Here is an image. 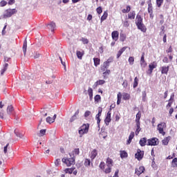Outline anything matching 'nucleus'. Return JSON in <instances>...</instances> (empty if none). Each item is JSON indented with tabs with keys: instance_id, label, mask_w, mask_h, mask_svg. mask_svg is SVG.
<instances>
[{
	"instance_id": "ea45409f",
	"label": "nucleus",
	"mask_w": 177,
	"mask_h": 177,
	"mask_svg": "<svg viewBox=\"0 0 177 177\" xmlns=\"http://www.w3.org/2000/svg\"><path fill=\"white\" fill-rule=\"evenodd\" d=\"M74 169H75V168H68V169H65L64 172L65 174H73V172H74Z\"/></svg>"
},
{
	"instance_id": "7ed1b4c3",
	"label": "nucleus",
	"mask_w": 177,
	"mask_h": 177,
	"mask_svg": "<svg viewBox=\"0 0 177 177\" xmlns=\"http://www.w3.org/2000/svg\"><path fill=\"white\" fill-rule=\"evenodd\" d=\"M89 132V124H84L79 129V135L80 138H82L85 133Z\"/></svg>"
},
{
	"instance_id": "603ef678",
	"label": "nucleus",
	"mask_w": 177,
	"mask_h": 177,
	"mask_svg": "<svg viewBox=\"0 0 177 177\" xmlns=\"http://www.w3.org/2000/svg\"><path fill=\"white\" fill-rule=\"evenodd\" d=\"M101 99H102V97H100V95H96L94 97L95 102H99Z\"/></svg>"
},
{
	"instance_id": "f257e3e1",
	"label": "nucleus",
	"mask_w": 177,
	"mask_h": 177,
	"mask_svg": "<svg viewBox=\"0 0 177 177\" xmlns=\"http://www.w3.org/2000/svg\"><path fill=\"white\" fill-rule=\"evenodd\" d=\"M114 165V161L110 157H108L106 160V163L104 162H101L99 165V168L103 171L104 174H111V169H113V166Z\"/></svg>"
},
{
	"instance_id": "cd10ccee",
	"label": "nucleus",
	"mask_w": 177,
	"mask_h": 177,
	"mask_svg": "<svg viewBox=\"0 0 177 177\" xmlns=\"http://www.w3.org/2000/svg\"><path fill=\"white\" fill-rule=\"evenodd\" d=\"M122 96L123 100H129V99H131V95L127 93H123Z\"/></svg>"
},
{
	"instance_id": "ddd939ff",
	"label": "nucleus",
	"mask_w": 177,
	"mask_h": 177,
	"mask_svg": "<svg viewBox=\"0 0 177 177\" xmlns=\"http://www.w3.org/2000/svg\"><path fill=\"white\" fill-rule=\"evenodd\" d=\"M140 66L142 67V68H145L146 66H147V62L145 60V53H142L141 59L140 61Z\"/></svg>"
},
{
	"instance_id": "0e129e2a",
	"label": "nucleus",
	"mask_w": 177,
	"mask_h": 177,
	"mask_svg": "<svg viewBox=\"0 0 177 177\" xmlns=\"http://www.w3.org/2000/svg\"><path fill=\"white\" fill-rule=\"evenodd\" d=\"M120 118H121V117H120V114H117V115H115V121H116V122L120 121Z\"/></svg>"
},
{
	"instance_id": "680f3d73",
	"label": "nucleus",
	"mask_w": 177,
	"mask_h": 177,
	"mask_svg": "<svg viewBox=\"0 0 177 177\" xmlns=\"http://www.w3.org/2000/svg\"><path fill=\"white\" fill-rule=\"evenodd\" d=\"M55 164L56 167H57L58 165H60V159H57L55 162Z\"/></svg>"
},
{
	"instance_id": "0eeeda50",
	"label": "nucleus",
	"mask_w": 177,
	"mask_h": 177,
	"mask_svg": "<svg viewBox=\"0 0 177 177\" xmlns=\"http://www.w3.org/2000/svg\"><path fill=\"white\" fill-rule=\"evenodd\" d=\"M62 161L65 162L67 167H71V165L75 164V159L74 158H63Z\"/></svg>"
},
{
	"instance_id": "a878e982",
	"label": "nucleus",
	"mask_w": 177,
	"mask_h": 177,
	"mask_svg": "<svg viewBox=\"0 0 177 177\" xmlns=\"http://www.w3.org/2000/svg\"><path fill=\"white\" fill-rule=\"evenodd\" d=\"M169 140H171V136L166 137L162 140V143L164 146H167L168 143H169Z\"/></svg>"
},
{
	"instance_id": "338daca9",
	"label": "nucleus",
	"mask_w": 177,
	"mask_h": 177,
	"mask_svg": "<svg viewBox=\"0 0 177 177\" xmlns=\"http://www.w3.org/2000/svg\"><path fill=\"white\" fill-rule=\"evenodd\" d=\"M163 63H168V57H165L162 59Z\"/></svg>"
},
{
	"instance_id": "1a4fd4ad",
	"label": "nucleus",
	"mask_w": 177,
	"mask_h": 177,
	"mask_svg": "<svg viewBox=\"0 0 177 177\" xmlns=\"http://www.w3.org/2000/svg\"><path fill=\"white\" fill-rule=\"evenodd\" d=\"M145 171V167L140 166L138 169L136 168L135 174L138 175V176H140V175H142V174H143Z\"/></svg>"
},
{
	"instance_id": "4be33fe9",
	"label": "nucleus",
	"mask_w": 177,
	"mask_h": 177,
	"mask_svg": "<svg viewBox=\"0 0 177 177\" xmlns=\"http://www.w3.org/2000/svg\"><path fill=\"white\" fill-rule=\"evenodd\" d=\"M148 3V13H153V4L151 3V0L147 1Z\"/></svg>"
},
{
	"instance_id": "f03ea898",
	"label": "nucleus",
	"mask_w": 177,
	"mask_h": 177,
	"mask_svg": "<svg viewBox=\"0 0 177 177\" xmlns=\"http://www.w3.org/2000/svg\"><path fill=\"white\" fill-rule=\"evenodd\" d=\"M136 26L138 30H140L142 32H146L147 31V28L145 24H143V18L142 15L138 14L136 17Z\"/></svg>"
},
{
	"instance_id": "774afa93",
	"label": "nucleus",
	"mask_w": 177,
	"mask_h": 177,
	"mask_svg": "<svg viewBox=\"0 0 177 177\" xmlns=\"http://www.w3.org/2000/svg\"><path fill=\"white\" fill-rule=\"evenodd\" d=\"M163 42L164 44L167 42V34H165L163 36Z\"/></svg>"
},
{
	"instance_id": "c03bdc74",
	"label": "nucleus",
	"mask_w": 177,
	"mask_h": 177,
	"mask_svg": "<svg viewBox=\"0 0 177 177\" xmlns=\"http://www.w3.org/2000/svg\"><path fill=\"white\" fill-rule=\"evenodd\" d=\"M162 3H164V0H156V5L158 8H161Z\"/></svg>"
},
{
	"instance_id": "09e8293b",
	"label": "nucleus",
	"mask_w": 177,
	"mask_h": 177,
	"mask_svg": "<svg viewBox=\"0 0 177 177\" xmlns=\"http://www.w3.org/2000/svg\"><path fill=\"white\" fill-rule=\"evenodd\" d=\"M111 71L110 70H105L104 72L103 73V77L104 78H106V75H109Z\"/></svg>"
},
{
	"instance_id": "37998d69",
	"label": "nucleus",
	"mask_w": 177,
	"mask_h": 177,
	"mask_svg": "<svg viewBox=\"0 0 177 177\" xmlns=\"http://www.w3.org/2000/svg\"><path fill=\"white\" fill-rule=\"evenodd\" d=\"M12 111H13V106L12 105L8 106L7 108L8 114H12Z\"/></svg>"
},
{
	"instance_id": "423d86ee",
	"label": "nucleus",
	"mask_w": 177,
	"mask_h": 177,
	"mask_svg": "<svg viewBox=\"0 0 177 177\" xmlns=\"http://www.w3.org/2000/svg\"><path fill=\"white\" fill-rule=\"evenodd\" d=\"M160 140L157 138H152L147 140V146H158Z\"/></svg>"
},
{
	"instance_id": "72a5a7b5",
	"label": "nucleus",
	"mask_w": 177,
	"mask_h": 177,
	"mask_svg": "<svg viewBox=\"0 0 177 177\" xmlns=\"http://www.w3.org/2000/svg\"><path fill=\"white\" fill-rule=\"evenodd\" d=\"M88 93L90 100H92V99L93 98V90L92 89V88H88Z\"/></svg>"
},
{
	"instance_id": "c9c22d12",
	"label": "nucleus",
	"mask_w": 177,
	"mask_h": 177,
	"mask_svg": "<svg viewBox=\"0 0 177 177\" xmlns=\"http://www.w3.org/2000/svg\"><path fill=\"white\" fill-rule=\"evenodd\" d=\"M121 99H122V93H121V92H119V93H118L117 104H120V103H121Z\"/></svg>"
},
{
	"instance_id": "c85d7f7f",
	"label": "nucleus",
	"mask_w": 177,
	"mask_h": 177,
	"mask_svg": "<svg viewBox=\"0 0 177 177\" xmlns=\"http://www.w3.org/2000/svg\"><path fill=\"white\" fill-rule=\"evenodd\" d=\"M22 49H23L24 55V56H26V53H27V40H24Z\"/></svg>"
},
{
	"instance_id": "5fc2aeb1",
	"label": "nucleus",
	"mask_w": 177,
	"mask_h": 177,
	"mask_svg": "<svg viewBox=\"0 0 177 177\" xmlns=\"http://www.w3.org/2000/svg\"><path fill=\"white\" fill-rule=\"evenodd\" d=\"M73 154L75 156H78V154H80V149L78 148L75 149L73 151Z\"/></svg>"
},
{
	"instance_id": "473e14b6",
	"label": "nucleus",
	"mask_w": 177,
	"mask_h": 177,
	"mask_svg": "<svg viewBox=\"0 0 177 177\" xmlns=\"http://www.w3.org/2000/svg\"><path fill=\"white\" fill-rule=\"evenodd\" d=\"M120 158H127L128 157V153L125 151H120Z\"/></svg>"
},
{
	"instance_id": "a18cd8bd",
	"label": "nucleus",
	"mask_w": 177,
	"mask_h": 177,
	"mask_svg": "<svg viewBox=\"0 0 177 177\" xmlns=\"http://www.w3.org/2000/svg\"><path fill=\"white\" fill-rule=\"evenodd\" d=\"M135 62V57H129V63L131 66L133 65V63Z\"/></svg>"
},
{
	"instance_id": "b1692460",
	"label": "nucleus",
	"mask_w": 177,
	"mask_h": 177,
	"mask_svg": "<svg viewBox=\"0 0 177 177\" xmlns=\"http://www.w3.org/2000/svg\"><path fill=\"white\" fill-rule=\"evenodd\" d=\"M133 138H135V132L132 131L129 136V140H127V145H131Z\"/></svg>"
},
{
	"instance_id": "f704fd0d",
	"label": "nucleus",
	"mask_w": 177,
	"mask_h": 177,
	"mask_svg": "<svg viewBox=\"0 0 177 177\" xmlns=\"http://www.w3.org/2000/svg\"><path fill=\"white\" fill-rule=\"evenodd\" d=\"M138 84H139V79L138 78V77H136L134 78V82H133V88H137Z\"/></svg>"
},
{
	"instance_id": "20e7f679",
	"label": "nucleus",
	"mask_w": 177,
	"mask_h": 177,
	"mask_svg": "<svg viewBox=\"0 0 177 177\" xmlns=\"http://www.w3.org/2000/svg\"><path fill=\"white\" fill-rule=\"evenodd\" d=\"M157 129L160 135L165 136V129H167V123L165 122H162L159 123L157 126Z\"/></svg>"
},
{
	"instance_id": "864d4df0",
	"label": "nucleus",
	"mask_w": 177,
	"mask_h": 177,
	"mask_svg": "<svg viewBox=\"0 0 177 177\" xmlns=\"http://www.w3.org/2000/svg\"><path fill=\"white\" fill-rule=\"evenodd\" d=\"M96 12L98 15H101V13L103 12V10L102 9V8L100 6V7H97V9H96Z\"/></svg>"
},
{
	"instance_id": "bb28decb",
	"label": "nucleus",
	"mask_w": 177,
	"mask_h": 177,
	"mask_svg": "<svg viewBox=\"0 0 177 177\" xmlns=\"http://www.w3.org/2000/svg\"><path fill=\"white\" fill-rule=\"evenodd\" d=\"M109 66H110V64H109V62H104L103 64V66L101 68V70L102 71H106V70L109 68Z\"/></svg>"
},
{
	"instance_id": "69168bd1",
	"label": "nucleus",
	"mask_w": 177,
	"mask_h": 177,
	"mask_svg": "<svg viewBox=\"0 0 177 177\" xmlns=\"http://www.w3.org/2000/svg\"><path fill=\"white\" fill-rule=\"evenodd\" d=\"M166 52L167 53H172V46H169V48L166 50Z\"/></svg>"
},
{
	"instance_id": "a211bd4d",
	"label": "nucleus",
	"mask_w": 177,
	"mask_h": 177,
	"mask_svg": "<svg viewBox=\"0 0 177 177\" xmlns=\"http://www.w3.org/2000/svg\"><path fill=\"white\" fill-rule=\"evenodd\" d=\"M160 71L161 74H165L167 75V74H168V71H169V66H163L160 67Z\"/></svg>"
},
{
	"instance_id": "6ab92c4d",
	"label": "nucleus",
	"mask_w": 177,
	"mask_h": 177,
	"mask_svg": "<svg viewBox=\"0 0 177 177\" xmlns=\"http://www.w3.org/2000/svg\"><path fill=\"white\" fill-rule=\"evenodd\" d=\"M135 17H136V12H135L134 10L131 11L128 14V19L129 20H135Z\"/></svg>"
},
{
	"instance_id": "dca6fc26",
	"label": "nucleus",
	"mask_w": 177,
	"mask_h": 177,
	"mask_svg": "<svg viewBox=\"0 0 177 177\" xmlns=\"http://www.w3.org/2000/svg\"><path fill=\"white\" fill-rule=\"evenodd\" d=\"M106 84V81L103 80H97V82H95L93 86V89H96V88H97V86H99V85H103Z\"/></svg>"
},
{
	"instance_id": "aec40b11",
	"label": "nucleus",
	"mask_w": 177,
	"mask_h": 177,
	"mask_svg": "<svg viewBox=\"0 0 177 177\" xmlns=\"http://www.w3.org/2000/svg\"><path fill=\"white\" fill-rule=\"evenodd\" d=\"M97 156V151L96 149H93V151H91V152L90 153V158L93 160L94 159L96 158V157Z\"/></svg>"
},
{
	"instance_id": "393cba45",
	"label": "nucleus",
	"mask_w": 177,
	"mask_h": 177,
	"mask_svg": "<svg viewBox=\"0 0 177 177\" xmlns=\"http://www.w3.org/2000/svg\"><path fill=\"white\" fill-rule=\"evenodd\" d=\"M76 55L77 56V57L80 59L82 60V56H84V55H85V51L82 50V51H76Z\"/></svg>"
},
{
	"instance_id": "e433bc0d",
	"label": "nucleus",
	"mask_w": 177,
	"mask_h": 177,
	"mask_svg": "<svg viewBox=\"0 0 177 177\" xmlns=\"http://www.w3.org/2000/svg\"><path fill=\"white\" fill-rule=\"evenodd\" d=\"M93 62H94V66L95 67H97L100 64V59L99 58H93Z\"/></svg>"
},
{
	"instance_id": "bf43d9fd",
	"label": "nucleus",
	"mask_w": 177,
	"mask_h": 177,
	"mask_svg": "<svg viewBox=\"0 0 177 177\" xmlns=\"http://www.w3.org/2000/svg\"><path fill=\"white\" fill-rule=\"evenodd\" d=\"M75 120H77V116H75V115H73L71 117V120H70V122H73L75 121Z\"/></svg>"
},
{
	"instance_id": "13d9d810",
	"label": "nucleus",
	"mask_w": 177,
	"mask_h": 177,
	"mask_svg": "<svg viewBox=\"0 0 177 177\" xmlns=\"http://www.w3.org/2000/svg\"><path fill=\"white\" fill-rule=\"evenodd\" d=\"M91 115V111H86L84 113V117L87 118Z\"/></svg>"
},
{
	"instance_id": "7c9ffc66",
	"label": "nucleus",
	"mask_w": 177,
	"mask_h": 177,
	"mask_svg": "<svg viewBox=\"0 0 177 177\" xmlns=\"http://www.w3.org/2000/svg\"><path fill=\"white\" fill-rule=\"evenodd\" d=\"M108 16H109V13H107V11L104 12L103 15L101 17V19H100L101 23H103V21H104V20L107 19Z\"/></svg>"
},
{
	"instance_id": "58836bf2",
	"label": "nucleus",
	"mask_w": 177,
	"mask_h": 177,
	"mask_svg": "<svg viewBox=\"0 0 177 177\" xmlns=\"http://www.w3.org/2000/svg\"><path fill=\"white\" fill-rule=\"evenodd\" d=\"M171 166L173 168H177V158H174L171 162Z\"/></svg>"
},
{
	"instance_id": "5701e85b",
	"label": "nucleus",
	"mask_w": 177,
	"mask_h": 177,
	"mask_svg": "<svg viewBox=\"0 0 177 177\" xmlns=\"http://www.w3.org/2000/svg\"><path fill=\"white\" fill-rule=\"evenodd\" d=\"M47 26H48L49 30L51 31H55V28H56V24L55 22L51 21Z\"/></svg>"
},
{
	"instance_id": "052dcab7",
	"label": "nucleus",
	"mask_w": 177,
	"mask_h": 177,
	"mask_svg": "<svg viewBox=\"0 0 177 177\" xmlns=\"http://www.w3.org/2000/svg\"><path fill=\"white\" fill-rule=\"evenodd\" d=\"M174 113V108H170L169 111V114L170 117H172V113Z\"/></svg>"
},
{
	"instance_id": "3c124183",
	"label": "nucleus",
	"mask_w": 177,
	"mask_h": 177,
	"mask_svg": "<svg viewBox=\"0 0 177 177\" xmlns=\"http://www.w3.org/2000/svg\"><path fill=\"white\" fill-rule=\"evenodd\" d=\"M147 97V94L146 91L142 92V102H146V97Z\"/></svg>"
},
{
	"instance_id": "39448f33",
	"label": "nucleus",
	"mask_w": 177,
	"mask_h": 177,
	"mask_svg": "<svg viewBox=\"0 0 177 177\" xmlns=\"http://www.w3.org/2000/svg\"><path fill=\"white\" fill-rule=\"evenodd\" d=\"M17 13V10H16V8H13V9H7L5 10V13L3 14V17L4 19H6L8 17H12V16H13V15Z\"/></svg>"
},
{
	"instance_id": "4d7b16f0",
	"label": "nucleus",
	"mask_w": 177,
	"mask_h": 177,
	"mask_svg": "<svg viewBox=\"0 0 177 177\" xmlns=\"http://www.w3.org/2000/svg\"><path fill=\"white\" fill-rule=\"evenodd\" d=\"M124 27H128L129 26V21H124L123 22Z\"/></svg>"
},
{
	"instance_id": "4c0bfd02",
	"label": "nucleus",
	"mask_w": 177,
	"mask_h": 177,
	"mask_svg": "<svg viewBox=\"0 0 177 177\" xmlns=\"http://www.w3.org/2000/svg\"><path fill=\"white\" fill-rule=\"evenodd\" d=\"M120 39L121 42H124L127 39V35L125 33H120Z\"/></svg>"
},
{
	"instance_id": "49530a36",
	"label": "nucleus",
	"mask_w": 177,
	"mask_h": 177,
	"mask_svg": "<svg viewBox=\"0 0 177 177\" xmlns=\"http://www.w3.org/2000/svg\"><path fill=\"white\" fill-rule=\"evenodd\" d=\"M84 165L85 167H90L91 166V160L86 158L84 160Z\"/></svg>"
},
{
	"instance_id": "a19ab883",
	"label": "nucleus",
	"mask_w": 177,
	"mask_h": 177,
	"mask_svg": "<svg viewBox=\"0 0 177 177\" xmlns=\"http://www.w3.org/2000/svg\"><path fill=\"white\" fill-rule=\"evenodd\" d=\"M46 122L48 124H52L53 122H55V119L50 118V116L47 117L46 119Z\"/></svg>"
},
{
	"instance_id": "de8ad7c7",
	"label": "nucleus",
	"mask_w": 177,
	"mask_h": 177,
	"mask_svg": "<svg viewBox=\"0 0 177 177\" xmlns=\"http://www.w3.org/2000/svg\"><path fill=\"white\" fill-rule=\"evenodd\" d=\"M6 5H8V2L5 0H1L0 1V6L1 8H3V6H6Z\"/></svg>"
},
{
	"instance_id": "2eb2a0df",
	"label": "nucleus",
	"mask_w": 177,
	"mask_h": 177,
	"mask_svg": "<svg viewBox=\"0 0 177 177\" xmlns=\"http://www.w3.org/2000/svg\"><path fill=\"white\" fill-rule=\"evenodd\" d=\"M157 68V62H153L152 63H151L149 65V74H152L153 73V70H154V68Z\"/></svg>"
},
{
	"instance_id": "79ce46f5",
	"label": "nucleus",
	"mask_w": 177,
	"mask_h": 177,
	"mask_svg": "<svg viewBox=\"0 0 177 177\" xmlns=\"http://www.w3.org/2000/svg\"><path fill=\"white\" fill-rule=\"evenodd\" d=\"M122 12V13H129V12H131V6H127L126 9H123Z\"/></svg>"
},
{
	"instance_id": "412c9836",
	"label": "nucleus",
	"mask_w": 177,
	"mask_h": 177,
	"mask_svg": "<svg viewBox=\"0 0 177 177\" xmlns=\"http://www.w3.org/2000/svg\"><path fill=\"white\" fill-rule=\"evenodd\" d=\"M140 145L142 147H144V146H145L146 145H147V138H142L139 141Z\"/></svg>"
},
{
	"instance_id": "c756f323",
	"label": "nucleus",
	"mask_w": 177,
	"mask_h": 177,
	"mask_svg": "<svg viewBox=\"0 0 177 177\" xmlns=\"http://www.w3.org/2000/svg\"><path fill=\"white\" fill-rule=\"evenodd\" d=\"M8 67H9V64L6 63L3 65V69L1 70V75H3V74H5V72L8 70Z\"/></svg>"
},
{
	"instance_id": "4468645a",
	"label": "nucleus",
	"mask_w": 177,
	"mask_h": 177,
	"mask_svg": "<svg viewBox=\"0 0 177 177\" xmlns=\"http://www.w3.org/2000/svg\"><path fill=\"white\" fill-rule=\"evenodd\" d=\"M111 122V112L109 111L105 118L104 122L106 125H109V124H110Z\"/></svg>"
},
{
	"instance_id": "6e6d98bb",
	"label": "nucleus",
	"mask_w": 177,
	"mask_h": 177,
	"mask_svg": "<svg viewBox=\"0 0 177 177\" xmlns=\"http://www.w3.org/2000/svg\"><path fill=\"white\" fill-rule=\"evenodd\" d=\"M46 133V129H41L40 130V136H44Z\"/></svg>"
},
{
	"instance_id": "f3484780",
	"label": "nucleus",
	"mask_w": 177,
	"mask_h": 177,
	"mask_svg": "<svg viewBox=\"0 0 177 177\" xmlns=\"http://www.w3.org/2000/svg\"><path fill=\"white\" fill-rule=\"evenodd\" d=\"M127 49H128L127 46H124V47L120 48L117 53V55H116L117 59H120V57H121V55H122L124 53V50H127Z\"/></svg>"
},
{
	"instance_id": "6e6552de",
	"label": "nucleus",
	"mask_w": 177,
	"mask_h": 177,
	"mask_svg": "<svg viewBox=\"0 0 177 177\" xmlns=\"http://www.w3.org/2000/svg\"><path fill=\"white\" fill-rule=\"evenodd\" d=\"M145 156V151H142L140 149L137 150V153L135 154L136 158L138 160L140 161Z\"/></svg>"
},
{
	"instance_id": "e2e57ef3",
	"label": "nucleus",
	"mask_w": 177,
	"mask_h": 177,
	"mask_svg": "<svg viewBox=\"0 0 177 177\" xmlns=\"http://www.w3.org/2000/svg\"><path fill=\"white\" fill-rule=\"evenodd\" d=\"M15 2H16L15 0H9L8 3V5H13L15 3Z\"/></svg>"
},
{
	"instance_id": "9d476101",
	"label": "nucleus",
	"mask_w": 177,
	"mask_h": 177,
	"mask_svg": "<svg viewBox=\"0 0 177 177\" xmlns=\"http://www.w3.org/2000/svg\"><path fill=\"white\" fill-rule=\"evenodd\" d=\"M111 37L113 41H118V38H120V32L118 30H114L111 32Z\"/></svg>"
},
{
	"instance_id": "9b49d317",
	"label": "nucleus",
	"mask_w": 177,
	"mask_h": 177,
	"mask_svg": "<svg viewBox=\"0 0 177 177\" xmlns=\"http://www.w3.org/2000/svg\"><path fill=\"white\" fill-rule=\"evenodd\" d=\"M103 109L102 107H98V113L95 115V120H97V123L100 124V117L102 116V112Z\"/></svg>"
},
{
	"instance_id": "f8f14e48",
	"label": "nucleus",
	"mask_w": 177,
	"mask_h": 177,
	"mask_svg": "<svg viewBox=\"0 0 177 177\" xmlns=\"http://www.w3.org/2000/svg\"><path fill=\"white\" fill-rule=\"evenodd\" d=\"M174 97H175V93H173L171 96L170 99L168 100V104L166 105V109H169V107L172 106V103H174Z\"/></svg>"
},
{
	"instance_id": "2f4dec72",
	"label": "nucleus",
	"mask_w": 177,
	"mask_h": 177,
	"mask_svg": "<svg viewBox=\"0 0 177 177\" xmlns=\"http://www.w3.org/2000/svg\"><path fill=\"white\" fill-rule=\"evenodd\" d=\"M141 117H142V113L140 112V111H139L136 116V122H140Z\"/></svg>"
},
{
	"instance_id": "8fccbe9b",
	"label": "nucleus",
	"mask_w": 177,
	"mask_h": 177,
	"mask_svg": "<svg viewBox=\"0 0 177 177\" xmlns=\"http://www.w3.org/2000/svg\"><path fill=\"white\" fill-rule=\"evenodd\" d=\"M81 41H82V42H83L84 45H86V44H89V40H88V39L82 37Z\"/></svg>"
}]
</instances>
